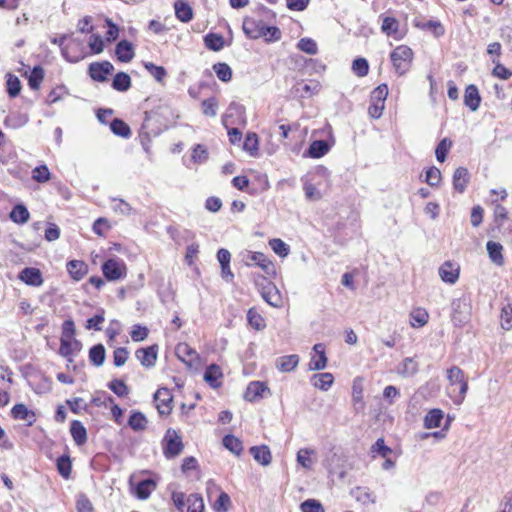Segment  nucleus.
<instances>
[{
  "mask_svg": "<svg viewBox=\"0 0 512 512\" xmlns=\"http://www.w3.org/2000/svg\"><path fill=\"white\" fill-rule=\"evenodd\" d=\"M443 416L444 414L440 409L430 410L424 418L425 427L428 429L439 427Z\"/></svg>",
  "mask_w": 512,
  "mask_h": 512,
  "instance_id": "72a5a7b5",
  "label": "nucleus"
},
{
  "mask_svg": "<svg viewBox=\"0 0 512 512\" xmlns=\"http://www.w3.org/2000/svg\"><path fill=\"white\" fill-rule=\"evenodd\" d=\"M174 7H175L176 17L181 22L187 23L193 18V11L188 3L179 0V1L175 2Z\"/></svg>",
  "mask_w": 512,
  "mask_h": 512,
  "instance_id": "a878e982",
  "label": "nucleus"
},
{
  "mask_svg": "<svg viewBox=\"0 0 512 512\" xmlns=\"http://www.w3.org/2000/svg\"><path fill=\"white\" fill-rule=\"evenodd\" d=\"M71 436L74 442L81 446L87 441V432L81 422L74 420L70 427Z\"/></svg>",
  "mask_w": 512,
  "mask_h": 512,
  "instance_id": "393cba45",
  "label": "nucleus"
},
{
  "mask_svg": "<svg viewBox=\"0 0 512 512\" xmlns=\"http://www.w3.org/2000/svg\"><path fill=\"white\" fill-rule=\"evenodd\" d=\"M163 444L164 455L168 459L178 456L184 448L181 437L174 429L167 430Z\"/></svg>",
  "mask_w": 512,
  "mask_h": 512,
  "instance_id": "7ed1b4c3",
  "label": "nucleus"
},
{
  "mask_svg": "<svg viewBox=\"0 0 512 512\" xmlns=\"http://www.w3.org/2000/svg\"><path fill=\"white\" fill-rule=\"evenodd\" d=\"M213 69L218 77L223 82H229L232 79V69L226 63H217Z\"/></svg>",
  "mask_w": 512,
  "mask_h": 512,
  "instance_id": "37998d69",
  "label": "nucleus"
},
{
  "mask_svg": "<svg viewBox=\"0 0 512 512\" xmlns=\"http://www.w3.org/2000/svg\"><path fill=\"white\" fill-rule=\"evenodd\" d=\"M244 33L251 39L264 37L266 41H277L281 31L275 26H266L262 21L246 19L243 23Z\"/></svg>",
  "mask_w": 512,
  "mask_h": 512,
  "instance_id": "f257e3e1",
  "label": "nucleus"
},
{
  "mask_svg": "<svg viewBox=\"0 0 512 512\" xmlns=\"http://www.w3.org/2000/svg\"><path fill=\"white\" fill-rule=\"evenodd\" d=\"M223 445L235 455H240L243 450L242 442L234 435H226L223 438Z\"/></svg>",
  "mask_w": 512,
  "mask_h": 512,
  "instance_id": "c9c22d12",
  "label": "nucleus"
},
{
  "mask_svg": "<svg viewBox=\"0 0 512 512\" xmlns=\"http://www.w3.org/2000/svg\"><path fill=\"white\" fill-rule=\"evenodd\" d=\"M493 63L495 64V67L492 71L494 76L503 80H508L512 76V71L507 69L503 64L496 60H493Z\"/></svg>",
  "mask_w": 512,
  "mask_h": 512,
  "instance_id": "774afa93",
  "label": "nucleus"
},
{
  "mask_svg": "<svg viewBox=\"0 0 512 512\" xmlns=\"http://www.w3.org/2000/svg\"><path fill=\"white\" fill-rule=\"evenodd\" d=\"M208 157H209V153L203 145L197 144L194 147L193 152H192V159L194 162L204 163L208 160Z\"/></svg>",
  "mask_w": 512,
  "mask_h": 512,
  "instance_id": "338daca9",
  "label": "nucleus"
},
{
  "mask_svg": "<svg viewBox=\"0 0 512 512\" xmlns=\"http://www.w3.org/2000/svg\"><path fill=\"white\" fill-rule=\"evenodd\" d=\"M399 23L394 17H385L381 29L387 35L395 34L398 31Z\"/></svg>",
  "mask_w": 512,
  "mask_h": 512,
  "instance_id": "4d7b16f0",
  "label": "nucleus"
},
{
  "mask_svg": "<svg viewBox=\"0 0 512 512\" xmlns=\"http://www.w3.org/2000/svg\"><path fill=\"white\" fill-rule=\"evenodd\" d=\"M71 469L72 464L69 456L62 455L57 459V470L63 478L68 479L70 477Z\"/></svg>",
  "mask_w": 512,
  "mask_h": 512,
  "instance_id": "a19ab883",
  "label": "nucleus"
},
{
  "mask_svg": "<svg viewBox=\"0 0 512 512\" xmlns=\"http://www.w3.org/2000/svg\"><path fill=\"white\" fill-rule=\"evenodd\" d=\"M329 151V146L324 140L313 141L308 149V155L311 158H321Z\"/></svg>",
  "mask_w": 512,
  "mask_h": 512,
  "instance_id": "2f4dec72",
  "label": "nucleus"
},
{
  "mask_svg": "<svg viewBox=\"0 0 512 512\" xmlns=\"http://www.w3.org/2000/svg\"><path fill=\"white\" fill-rule=\"evenodd\" d=\"M19 279L27 285L34 287H39L43 284L41 271L33 267L24 268L19 274Z\"/></svg>",
  "mask_w": 512,
  "mask_h": 512,
  "instance_id": "ddd939ff",
  "label": "nucleus"
},
{
  "mask_svg": "<svg viewBox=\"0 0 512 512\" xmlns=\"http://www.w3.org/2000/svg\"><path fill=\"white\" fill-rule=\"evenodd\" d=\"M66 267L70 276L76 281L83 279L88 272L87 264L80 260H71Z\"/></svg>",
  "mask_w": 512,
  "mask_h": 512,
  "instance_id": "a211bd4d",
  "label": "nucleus"
},
{
  "mask_svg": "<svg viewBox=\"0 0 512 512\" xmlns=\"http://www.w3.org/2000/svg\"><path fill=\"white\" fill-rule=\"evenodd\" d=\"M480 102L481 97L478 88L473 84L468 85L465 89L464 104L469 107L471 111H476L480 106Z\"/></svg>",
  "mask_w": 512,
  "mask_h": 512,
  "instance_id": "dca6fc26",
  "label": "nucleus"
},
{
  "mask_svg": "<svg viewBox=\"0 0 512 512\" xmlns=\"http://www.w3.org/2000/svg\"><path fill=\"white\" fill-rule=\"evenodd\" d=\"M11 416L16 420H23L27 426H32L36 422V413L23 404L19 403L11 409Z\"/></svg>",
  "mask_w": 512,
  "mask_h": 512,
  "instance_id": "1a4fd4ad",
  "label": "nucleus"
},
{
  "mask_svg": "<svg viewBox=\"0 0 512 512\" xmlns=\"http://www.w3.org/2000/svg\"><path fill=\"white\" fill-rule=\"evenodd\" d=\"M269 245L270 247L272 248V250L277 254L279 255L280 257H286L289 252H290V248H289V245L286 244L284 241H282L281 239H278V238H275V239H271L269 241Z\"/></svg>",
  "mask_w": 512,
  "mask_h": 512,
  "instance_id": "de8ad7c7",
  "label": "nucleus"
},
{
  "mask_svg": "<svg viewBox=\"0 0 512 512\" xmlns=\"http://www.w3.org/2000/svg\"><path fill=\"white\" fill-rule=\"evenodd\" d=\"M250 453L254 460L263 466H268L272 461L271 452L266 445L253 446L250 448Z\"/></svg>",
  "mask_w": 512,
  "mask_h": 512,
  "instance_id": "6ab92c4d",
  "label": "nucleus"
},
{
  "mask_svg": "<svg viewBox=\"0 0 512 512\" xmlns=\"http://www.w3.org/2000/svg\"><path fill=\"white\" fill-rule=\"evenodd\" d=\"M247 319L249 324L256 330H261L265 327V320L255 309L251 308L248 310Z\"/></svg>",
  "mask_w": 512,
  "mask_h": 512,
  "instance_id": "09e8293b",
  "label": "nucleus"
},
{
  "mask_svg": "<svg viewBox=\"0 0 512 512\" xmlns=\"http://www.w3.org/2000/svg\"><path fill=\"white\" fill-rule=\"evenodd\" d=\"M177 357L189 366L198 360V353L186 343H179L176 346Z\"/></svg>",
  "mask_w": 512,
  "mask_h": 512,
  "instance_id": "4468645a",
  "label": "nucleus"
},
{
  "mask_svg": "<svg viewBox=\"0 0 512 512\" xmlns=\"http://www.w3.org/2000/svg\"><path fill=\"white\" fill-rule=\"evenodd\" d=\"M265 392H269V389L265 383L260 381H253L248 385L244 394V398L249 402H255L262 399Z\"/></svg>",
  "mask_w": 512,
  "mask_h": 512,
  "instance_id": "f8f14e48",
  "label": "nucleus"
},
{
  "mask_svg": "<svg viewBox=\"0 0 512 512\" xmlns=\"http://www.w3.org/2000/svg\"><path fill=\"white\" fill-rule=\"evenodd\" d=\"M388 96V87L386 84H381L376 87L371 93V101L384 103Z\"/></svg>",
  "mask_w": 512,
  "mask_h": 512,
  "instance_id": "bf43d9fd",
  "label": "nucleus"
},
{
  "mask_svg": "<svg viewBox=\"0 0 512 512\" xmlns=\"http://www.w3.org/2000/svg\"><path fill=\"white\" fill-rule=\"evenodd\" d=\"M147 418L139 411L133 412L128 420L129 427L134 431H143L147 427Z\"/></svg>",
  "mask_w": 512,
  "mask_h": 512,
  "instance_id": "c756f323",
  "label": "nucleus"
},
{
  "mask_svg": "<svg viewBox=\"0 0 512 512\" xmlns=\"http://www.w3.org/2000/svg\"><path fill=\"white\" fill-rule=\"evenodd\" d=\"M245 112L244 106H242L239 103L232 102L230 103L227 113L222 118V124L227 128L229 124H233L234 122L230 121V118L234 115H237L239 117H243Z\"/></svg>",
  "mask_w": 512,
  "mask_h": 512,
  "instance_id": "473e14b6",
  "label": "nucleus"
},
{
  "mask_svg": "<svg viewBox=\"0 0 512 512\" xmlns=\"http://www.w3.org/2000/svg\"><path fill=\"white\" fill-rule=\"evenodd\" d=\"M469 181V172L465 167H458L453 175V187L459 192L463 193Z\"/></svg>",
  "mask_w": 512,
  "mask_h": 512,
  "instance_id": "aec40b11",
  "label": "nucleus"
},
{
  "mask_svg": "<svg viewBox=\"0 0 512 512\" xmlns=\"http://www.w3.org/2000/svg\"><path fill=\"white\" fill-rule=\"evenodd\" d=\"M106 357L105 347L102 344L94 345L89 350V360L96 366L100 367L104 364Z\"/></svg>",
  "mask_w": 512,
  "mask_h": 512,
  "instance_id": "bb28decb",
  "label": "nucleus"
},
{
  "mask_svg": "<svg viewBox=\"0 0 512 512\" xmlns=\"http://www.w3.org/2000/svg\"><path fill=\"white\" fill-rule=\"evenodd\" d=\"M114 70L109 61L93 62L89 65V75L94 81L105 82Z\"/></svg>",
  "mask_w": 512,
  "mask_h": 512,
  "instance_id": "423d86ee",
  "label": "nucleus"
},
{
  "mask_svg": "<svg viewBox=\"0 0 512 512\" xmlns=\"http://www.w3.org/2000/svg\"><path fill=\"white\" fill-rule=\"evenodd\" d=\"M265 301L273 307H278L281 303V297L275 286H269L262 293Z\"/></svg>",
  "mask_w": 512,
  "mask_h": 512,
  "instance_id": "79ce46f5",
  "label": "nucleus"
},
{
  "mask_svg": "<svg viewBox=\"0 0 512 512\" xmlns=\"http://www.w3.org/2000/svg\"><path fill=\"white\" fill-rule=\"evenodd\" d=\"M154 400L159 414L168 415L170 414L172 407V395L167 388H160L154 394Z\"/></svg>",
  "mask_w": 512,
  "mask_h": 512,
  "instance_id": "0eeeda50",
  "label": "nucleus"
},
{
  "mask_svg": "<svg viewBox=\"0 0 512 512\" xmlns=\"http://www.w3.org/2000/svg\"><path fill=\"white\" fill-rule=\"evenodd\" d=\"M372 453H377L383 458H386L390 453H392V449L385 445L384 439L379 438L371 447Z\"/></svg>",
  "mask_w": 512,
  "mask_h": 512,
  "instance_id": "680f3d73",
  "label": "nucleus"
},
{
  "mask_svg": "<svg viewBox=\"0 0 512 512\" xmlns=\"http://www.w3.org/2000/svg\"><path fill=\"white\" fill-rule=\"evenodd\" d=\"M44 78V70L40 66H36L31 71L28 83L31 89L38 90Z\"/></svg>",
  "mask_w": 512,
  "mask_h": 512,
  "instance_id": "c03bdc74",
  "label": "nucleus"
},
{
  "mask_svg": "<svg viewBox=\"0 0 512 512\" xmlns=\"http://www.w3.org/2000/svg\"><path fill=\"white\" fill-rule=\"evenodd\" d=\"M7 76V92L10 97H16L21 91V82L15 75L8 74Z\"/></svg>",
  "mask_w": 512,
  "mask_h": 512,
  "instance_id": "8fccbe9b",
  "label": "nucleus"
},
{
  "mask_svg": "<svg viewBox=\"0 0 512 512\" xmlns=\"http://www.w3.org/2000/svg\"><path fill=\"white\" fill-rule=\"evenodd\" d=\"M32 178L36 182L44 183L50 179V172L46 165L36 167L32 170Z\"/></svg>",
  "mask_w": 512,
  "mask_h": 512,
  "instance_id": "6e6d98bb",
  "label": "nucleus"
},
{
  "mask_svg": "<svg viewBox=\"0 0 512 512\" xmlns=\"http://www.w3.org/2000/svg\"><path fill=\"white\" fill-rule=\"evenodd\" d=\"M145 68L149 73L159 82H161L167 75L166 70L162 66H157L154 63L148 62L145 64Z\"/></svg>",
  "mask_w": 512,
  "mask_h": 512,
  "instance_id": "0e129e2a",
  "label": "nucleus"
},
{
  "mask_svg": "<svg viewBox=\"0 0 512 512\" xmlns=\"http://www.w3.org/2000/svg\"><path fill=\"white\" fill-rule=\"evenodd\" d=\"M59 353L63 357H68L75 351L80 350V342L75 339H69L68 341H60Z\"/></svg>",
  "mask_w": 512,
  "mask_h": 512,
  "instance_id": "e433bc0d",
  "label": "nucleus"
},
{
  "mask_svg": "<svg viewBox=\"0 0 512 512\" xmlns=\"http://www.w3.org/2000/svg\"><path fill=\"white\" fill-rule=\"evenodd\" d=\"M112 87L120 92L127 91L131 87L130 76L125 72H118L113 78Z\"/></svg>",
  "mask_w": 512,
  "mask_h": 512,
  "instance_id": "c85d7f7f",
  "label": "nucleus"
},
{
  "mask_svg": "<svg viewBox=\"0 0 512 512\" xmlns=\"http://www.w3.org/2000/svg\"><path fill=\"white\" fill-rule=\"evenodd\" d=\"M300 509L302 512H324L322 504L315 499H307L301 503Z\"/></svg>",
  "mask_w": 512,
  "mask_h": 512,
  "instance_id": "e2e57ef3",
  "label": "nucleus"
},
{
  "mask_svg": "<svg viewBox=\"0 0 512 512\" xmlns=\"http://www.w3.org/2000/svg\"><path fill=\"white\" fill-rule=\"evenodd\" d=\"M205 46L212 51H220L224 48V38L220 34L209 33L204 37Z\"/></svg>",
  "mask_w": 512,
  "mask_h": 512,
  "instance_id": "7c9ffc66",
  "label": "nucleus"
},
{
  "mask_svg": "<svg viewBox=\"0 0 512 512\" xmlns=\"http://www.w3.org/2000/svg\"><path fill=\"white\" fill-rule=\"evenodd\" d=\"M108 387L119 397H124L129 393L127 385L119 379L112 380L108 384Z\"/></svg>",
  "mask_w": 512,
  "mask_h": 512,
  "instance_id": "13d9d810",
  "label": "nucleus"
},
{
  "mask_svg": "<svg viewBox=\"0 0 512 512\" xmlns=\"http://www.w3.org/2000/svg\"><path fill=\"white\" fill-rule=\"evenodd\" d=\"M135 356L142 366L151 368L155 365L157 360V346L153 345L146 348H139L136 350Z\"/></svg>",
  "mask_w": 512,
  "mask_h": 512,
  "instance_id": "9d476101",
  "label": "nucleus"
},
{
  "mask_svg": "<svg viewBox=\"0 0 512 512\" xmlns=\"http://www.w3.org/2000/svg\"><path fill=\"white\" fill-rule=\"evenodd\" d=\"M353 72L359 76L364 77L369 72V64L365 58H357L352 63Z\"/></svg>",
  "mask_w": 512,
  "mask_h": 512,
  "instance_id": "864d4df0",
  "label": "nucleus"
},
{
  "mask_svg": "<svg viewBox=\"0 0 512 512\" xmlns=\"http://www.w3.org/2000/svg\"><path fill=\"white\" fill-rule=\"evenodd\" d=\"M297 47L299 50L309 54L315 55L318 51L316 42L311 38H302L298 41Z\"/></svg>",
  "mask_w": 512,
  "mask_h": 512,
  "instance_id": "3c124183",
  "label": "nucleus"
},
{
  "mask_svg": "<svg viewBox=\"0 0 512 512\" xmlns=\"http://www.w3.org/2000/svg\"><path fill=\"white\" fill-rule=\"evenodd\" d=\"M439 276L444 282L454 284L459 278V268L447 261L440 266Z\"/></svg>",
  "mask_w": 512,
  "mask_h": 512,
  "instance_id": "2eb2a0df",
  "label": "nucleus"
},
{
  "mask_svg": "<svg viewBox=\"0 0 512 512\" xmlns=\"http://www.w3.org/2000/svg\"><path fill=\"white\" fill-rule=\"evenodd\" d=\"M486 248L489 254L490 260L496 265H503L504 257L502 255L503 247L500 243L494 241H488Z\"/></svg>",
  "mask_w": 512,
  "mask_h": 512,
  "instance_id": "b1692460",
  "label": "nucleus"
},
{
  "mask_svg": "<svg viewBox=\"0 0 512 512\" xmlns=\"http://www.w3.org/2000/svg\"><path fill=\"white\" fill-rule=\"evenodd\" d=\"M451 147V142L446 138L442 139L436 147L435 155L439 162H444Z\"/></svg>",
  "mask_w": 512,
  "mask_h": 512,
  "instance_id": "052dcab7",
  "label": "nucleus"
},
{
  "mask_svg": "<svg viewBox=\"0 0 512 512\" xmlns=\"http://www.w3.org/2000/svg\"><path fill=\"white\" fill-rule=\"evenodd\" d=\"M29 216L28 209L22 204L16 205L10 213L11 220L19 224L26 223L29 220Z\"/></svg>",
  "mask_w": 512,
  "mask_h": 512,
  "instance_id": "f704fd0d",
  "label": "nucleus"
},
{
  "mask_svg": "<svg viewBox=\"0 0 512 512\" xmlns=\"http://www.w3.org/2000/svg\"><path fill=\"white\" fill-rule=\"evenodd\" d=\"M115 54L120 62H130L134 57L132 44L127 40L120 41L115 48Z\"/></svg>",
  "mask_w": 512,
  "mask_h": 512,
  "instance_id": "f3484780",
  "label": "nucleus"
},
{
  "mask_svg": "<svg viewBox=\"0 0 512 512\" xmlns=\"http://www.w3.org/2000/svg\"><path fill=\"white\" fill-rule=\"evenodd\" d=\"M314 387L327 391L334 382V377L331 373H318L312 377Z\"/></svg>",
  "mask_w": 512,
  "mask_h": 512,
  "instance_id": "cd10ccee",
  "label": "nucleus"
},
{
  "mask_svg": "<svg viewBox=\"0 0 512 512\" xmlns=\"http://www.w3.org/2000/svg\"><path fill=\"white\" fill-rule=\"evenodd\" d=\"M350 494L356 501L365 505L376 502V496L366 487L357 486L351 490Z\"/></svg>",
  "mask_w": 512,
  "mask_h": 512,
  "instance_id": "4be33fe9",
  "label": "nucleus"
},
{
  "mask_svg": "<svg viewBox=\"0 0 512 512\" xmlns=\"http://www.w3.org/2000/svg\"><path fill=\"white\" fill-rule=\"evenodd\" d=\"M313 351L315 352V356L311 357L309 362V370H323L327 366V357L325 354V347L322 343H317L313 347Z\"/></svg>",
  "mask_w": 512,
  "mask_h": 512,
  "instance_id": "9b49d317",
  "label": "nucleus"
},
{
  "mask_svg": "<svg viewBox=\"0 0 512 512\" xmlns=\"http://www.w3.org/2000/svg\"><path fill=\"white\" fill-rule=\"evenodd\" d=\"M102 272L109 281H115L126 274V265L119 259H108L102 265Z\"/></svg>",
  "mask_w": 512,
  "mask_h": 512,
  "instance_id": "39448f33",
  "label": "nucleus"
},
{
  "mask_svg": "<svg viewBox=\"0 0 512 512\" xmlns=\"http://www.w3.org/2000/svg\"><path fill=\"white\" fill-rule=\"evenodd\" d=\"M243 148L251 154L258 150V136L256 133H248L245 137Z\"/></svg>",
  "mask_w": 512,
  "mask_h": 512,
  "instance_id": "69168bd1",
  "label": "nucleus"
},
{
  "mask_svg": "<svg viewBox=\"0 0 512 512\" xmlns=\"http://www.w3.org/2000/svg\"><path fill=\"white\" fill-rule=\"evenodd\" d=\"M299 361L297 354L282 356L276 360V367L281 372H291L298 366Z\"/></svg>",
  "mask_w": 512,
  "mask_h": 512,
  "instance_id": "412c9836",
  "label": "nucleus"
},
{
  "mask_svg": "<svg viewBox=\"0 0 512 512\" xmlns=\"http://www.w3.org/2000/svg\"><path fill=\"white\" fill-rule=\"evenodd\" d=\"M315 454V451L312 449H300L297 453V462L306 469H311L313 465V461L310 458L311 455Z\"/></svg>",
  "mask_w": 512,
  "mask_h": 512,
  "instance_id": "49530a36",
  "label": "nucleus"
},
{
  "mask_svg": "<svg viewBox=\"0 0 512 512\" xmlns=\"http://www.w3.org/2000/svg\"><path fill=\"white\" fill-rule=\"evenodd\" d=\"M186 502L188 505L187 512H203L204 511V501H203V498L199 494H190L186 498Z\"/></svg>",
  "mask_w": 512,
  "mask_h": 512,
  "instance_id": "4c0bfd02",
  "label": "nucleus"
},
{
  "mask_svg": "<svg viewBox=\"0 0 512 512\" xmlns=\"http://www.w3.org/2000/svg\"><path fill=\"white\" fill-rule=\"evenodd\" d=\"M110 128L115 135L128 137L131 134L130 127L121 119L115 118L110 124Z\"/></svg>",
  "mask_w": 512,
  "mask_h": 512,
  "instance_id": "ea45409f",
  "label": "nucleus"
},
{
  "mask_svg": "<svg viewBox=\"0 0 512 512\" xmlns=\"http://www.w3.org/2000/svg\"><path fill=\"white\" fill-rule=\"evenodd\" d=\"M218 101L215 97H211L202 101L203 114L209 117L217 115Z\"/></svg>",
  "mask_w": 512,
  "mask_h": 512,
  "instance_id": "5fc2aeb1",
  "label": "nucleus"
},
{
  "mask_svg": "<svg viewBox=\"0 0 512 512\" xmlns=\"http://www.w3.org/2000/svg\"><path fill=\"white\" fill-rule=\"evenodd\" d=\"M447 379L451 385H459L465 379L464 371L457 366H453L447 370Z\"/></svg>",
  "mask_w": 512,
  "mask_h": 512,
  "instance_id": "603ef678",
  "label": "nucleus"
},
{
  "mask_svg": "<svg viewBox=\"0 0 512 512\" xmlns=\"http://www.w3.org/2000/svg\"><path fill=\"white\" fill-rule=\"evenodd\" d=\"M390 59L396 72L403 75L410 68L413 59L412 49L406 45H400L391 52Z\"/></svg>",
  "mask_w": 512,
  "mask_h": 512,
  "instance_id": "f03ea898",
  "label": "nucleus"
},
{
  "mask_svg": "<svg viewBox=\"0 0 512 512\" xmlns=\"http://www.w3.org/2000/svg\"><path fill=\"white\" fill-rule=\"evenodd\" d=\"M471 314V306L465 298L456 299L452 302V320L456 325L465 324Z\"/></svg>",
  "mask_w": 512,
  "mask_h": 512,
  "instance_id": "20e7f679",
  "label": "nucleus"
},
{
  "mask_svg": "<svg viewBox=\"0 0 512 512\" xmlns=\"http://www.w3.org/2000/svg\"><path fill=\"white\" fill-rule=\"evenodd\" d=\"M222 377V371L216 364L209 365L204 372V380L213 388L221 385L219 379Z\"/></svg>",
  "mask_w": 512,
  "mask_h": 512,
  "instance_id": "5701e85b",
  "label": "nucleus"
},
{
  "mask_svg": "<svg viewBox=\"0 0 512 512\" xmlns=\"http://www.w3.org/2000/svg\"><path fill=\"white\" fill-rule=\"evenodd\" d=\"M429 315L423 309H417L410 315V323L413 327H422L428 322Z\"/></svg>",
  "mask_w": 512,
  "mask_h": 512,
  "instance_id": "a18cd8bd",
  "label": "nucleus"
},
{
  "mask_svg": "<svg viewBox=\"0 0 512 512\" xmlns=\"http://www.w3.org/2000/svg\"><path fill=\"white\" fill-rule=\"evenodd\" d=\"M247 265L252 263L259 266L266 274L270 275L275 272L274 264L262 252H249L247 256Z\"/></svg>",
  "mask_w": 512,
  "mask_h": 512,
  "instance_id": "6e6552de",
  "label": "nucleus"
},
{
  "mask_svg": "<svg viewBox=\"0 0 512 512\" xmlns=\"http://www.w3.org/2000/svg\"><path fill=\"white\" fill-rule=\"evenodd\" d=\"M155 487V483L151 479L140 481L136 487V495L139 499H147L152 489Z\"/></svg>",
  "mask_w": 512,
  "mask_h": 512,
  "instance_id": "58836bf2",
  "label": "nucleus"
}]
</instances>
